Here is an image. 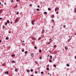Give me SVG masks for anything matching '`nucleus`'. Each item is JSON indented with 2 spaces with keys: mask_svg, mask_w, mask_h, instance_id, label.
Listing matches in <instances>:
<instances>
[{
  "mask_svg": "<svg viewBox=\"0 0 76 76\" xmlns=\"http://www.w3.org/2000/svg\"><path fill=\"white\" fill-rule=\"evenodd\" d=\"M31 38L33 40H36V38H35L34 37H32Z\"/></svg>",
  "mask_w": 76,
  "mask_h": 76,
  "instance_id": "obj_1",
  "label": "nucleus"
},
{
  "mask_svg": "<svg viewBox=\"0 0 76 76\" xmlns=\"http://www.w3.org/2000/svg\"><path fill=\"white\" fill-rule=\"evenodd\" d=\"M31 56L32 57H33L34 56V54L33 53H31Z\"/></svg>",
  "mask_w": 76,
  "mask_h": 76,
  "instance_id": "obj_2",
  "label": "nucleus"
},
{
  "mask_svg": "<svg viewBox=\"0 0 76 76\" xmlns=\"http://www.w3.org/2000/svg\"><path fill=\"white\" fill-rule=\"evenodd\" d=\"M49 41L50 42H51L52 41H53V40H52V39H51V38L49 39Z\"/></svg>",
  "mask_w": 76,
  "mask_h": 76,
  "instance_id": "obj_3",
  "label": "nucleus"
},
{
  "mask_svg": "<svg viewBox=\"0 0 76 76\" xmlns=\"http://www.w3.org/2000/svg\"><path fill=\"white\" fill-rule=\"evenodd\" d=\"M65 48L66 50H68V47L66 46L65 47Z\"/></svg>",
  "mask_w": 76,
  "mask_h": 76,
  "instance_id": "obj_4",
  "label": "nucleus"
},
{
  "mask_svg": "<svg viewBox=\"0 0 76 76\" xmlns=\"http://www.w3.org/2000/svg\"><path fill=\"white\" fill-rule=\"evenodd\" d=\"M44 32H45V30H44V29H43L42 30V34H44Z\"/></svg>",
  "mask_w": 76,
  "mask_h": 76,
  "instance_id": "obj_5",
  "label": "nucleus"
},
{
  "mask_svg": "<svg viewBox=\"0 0 76 76\" xmlns=\"http://www.w3.org/2000/svg\"><path fill=\"white\" fill-rule=\"evenodd\" d=\"M5 74H7V75H8L9 74V72L7 71V72H5Z\"/></svg>",
  "mask_w": 76,
  "mask_h": 76,
  "instance_id": "obj_6",
  "label": "nucleus"
},
{
  "mask_svg": "<svg viewBox=\"0 0 76 76\" xmlns=\"http://www.w3.org/2000/svg\"><path fill=\"white\" fill-rule=\"evenodd\" d=\"M31 23L32 25H34V22H33L32 21H31Z\"/></svg>",
  "mask_w": 76,
  "mask_h": 76,
  "instance_id": "obj_7",
  "label": "nucleus"
},
{
  "mask_svg": "<svg viewBox=\"0 0 76 76\" xmlns=\"http://www.w3.org/2000/svg\"><path fill=\"white\" fill-rule=\"evenodd\" d=\"M55 9H56L57 10H58V9H59V8H58V7H56L55 8Z\"/></svg>",
  "mask_w": 76,
  "mask_h": 76,
  "instance_id": "obj_8",
  "label": "nucleus"
},
{
  "mask_svg": "<svg viewBox=\"0 0 76 76\" xmlns=\"http://www.w3.org/2000/svg\"><path fill=\"white\" fill-rule=\"evenodd\" d=\"M18 19L16 18L15 20V22H18Z\"/></svg>",
  "mask_w": 76,
  "mask_h": 76,
  "instance_id": "obj_9",
  "label": "nucleus"
},
{
  "mask_svg": "<svg viewBox=\"0 0 76 76\" xmlns=\"http://www.w3.org/2000/svg\"><path fill=\"white\" fill-rule=\"evenodd\" d=\"M15 54H13V55H11V56L12 57H15Z\"/></svg>",
  "mask_w": 76,
  "mask_h": 76,
  "instance_id": "obj_10",
  "label": "nucleus"
},
{
  "mask_svg": "<svg viewBox=\"0 0 76 76\" xmlns=\"http://www.w3.org/2000/svg\"><path fill=\"white\" fill-rule=\"evenodd\" d=\"M12 63H15V61H12Z\"/></svg>",
  "mask_w": 76,
  "mask_h": 76,
  "instance_id": "obj_11",
  "label": "nucleus"
},
{
  "mask_svg": "<svg viewBox=\"0 0 76 76\" xmlns=\"http://www.w3.org/2000/svg\"><path fill=\"white\" fill-rule=\"evenodd\" d=\"M2 28L3 29H4V28H5V26H4V25H3L2 26Z\"/></svg>",
  "mask_w": 76,
  "mask_h": 76,
  "instance_id": "obj_12",
  "label": "nucleus"
},
{
  "mask_svg": "<svg viewBox=\"0 0 76 76\" xmlns=\"http://www.w3.org/2000/svg\"><path fill=\"white\" fill-rule=\"evenodd\" d=\"M66 66H67V67H69V66H70V65H69V64H66Z\"/></svg>",
  "mask_w": 76,
  "mask_h": 76,
  "instance_id": "obj_13",
  "label": "nucleus"
},
{
  "mask_svg": "<svg viewBox=\"0 0 76 76\" xmlns=\"http://www.w3.org/2000/svg\"><path fill=\"white\" fill-rule=\"evenodd\" d=\"M50 58H51V59H52V58H53V57H52V56H51V55H50Z\"/></svg>",
  "mask_w": 76,
  "mask_h": 76,
  "instance_id": "obj_14",
  "label": "nucleus"
},
{
  "mask_svg": "<svg viewBox=\"0 0 76 76\" xmlns=\"http://www.w3.org/2000/svg\"><path fill=\"white\" fill-rule=\"evenodd\" d=\"M15 72H18V69H17L16 68L15 69Z\"/></svg>",
  "mask_w": 76,
  "mask_h": 76,
  "instance_id": "obj_15",
  "label": "nucleus"
},
{
  "mask_svg": "<svg viewBox=\"0 0 76 76\" xmlns=\"http://www.w3.org/2000/svg\"><path fill=\"white\" fill-rule=\"evenodd\" d=\"M49 62H50V63H52V61L50 59Z\"/></svg>",
  "mask_w": 76,
  "mask_h": 76,
  "instance_id": "obj_16",
  "label": "nucleus"
},
{
  "mask_svg": "<svg viewBox=\"0 0 76 76\" xmlns=\"http://www.w3.org/2000/svg\"><path fill=\"white\" fill-rule=\"evenodd\" d=\"M9 39V37H6L5 38V39H6V40H7V39Z\"/></svg>",
  "mask_w": 76,
  "mask_h": 76,
  "instance_id": "obj_17",
  "label": "nucleus"
},
{
  "mask_svg": "<svg viewBox=\"0 0 76 76\" xmlns=\"http://www.w3.org/2000/svg\"><path fill=\"white\" fill-rule=\"evenodd\" d=\"M35 73H36V74H37V73H38V72H37V71H36L35 72Z\"/></svg>",
  "mask_w": 76,
  "mask_h": 76,
  "instance_id": "obj_18",
  "label": "nucleus"
},
{
  "mask_svg": "<svg viewBox=\"0 0 76 76\" xmlns=\"http://www.w3.org/2000/svg\"><path fill=\"white\" fill-rule=\"evenodd\" d=\"M44 13L45 15H46V14H47V12H45Z\"/></svg>",
  "mask_w": 76,
  "mask_h": 76,
  "instance_id": "obj_19",
  "label": "nucleus"
},
{
  "mask_svg": "<svg viewBox=\"0 0 76 76\" xmlns=\"http://www.w3.org/2000/svg\"><path fill=\"white\" fill-rule=\"evenodd\" d=\"M7 23H9V20H7Z\"/></svg>",
  "mask_w": 76,
  "mask_h": 76,
  "instance_id": "obj_20",
  "label": "nucleus"
},
{
  "mask_svg": "<svg viewBox=\"0 0 76 76\" xmlns=\"http://www.w3.org/2000/svg\"><path fill=\"white\" fill-rule=\"evenodd\" d=\"M5 66V64H2V66Z\"/></svg>",
  "mask_w": 76,
  "mask_h": 76,
  "instance_id": "obj_21",
  "label": "nucleus"
},
{
  "mask_svg": "<svg viewBox=\"0 0 76 76\" xmlns=\"http://www.w3.org/2000/svg\"><path fill=\"white\" fill-rule=\"evenodd\" d=\"M29 71H30V70H27V72L28 73V72H29Z\"/></svg>",
  "mask_w": 76,
  "mask_h": 76,
  "instance_id": "obj_22",
  "label": "nucleus"
},
{
  "mask_svg": "<svg viewBox=\"0 0 76 76\" xmlns=\"http://www.w3.org/2000/svg\"><path fill=\"white\" fill-rule=\"evenodd\" d=\"M41 74H42H42H43V73H44V72H41Z\"/></svg>",
  "mask_w": 76,
  "mask_h": 76,
  "instance_id": "obj_23",
  "label": "nucleus"
},
{
  "mask_svg": "<svg viewBox=\"0 0 76 76\" xmlns=\"http://www.w3.org/2000/svg\"><path fill=\"white\" fill-rule=\"evenodd\" d=\"M41 39V37H39V38H38L39 40Z\"/></svg>",
  "mask_w": 76,
  "mask_h": 76,
  "instance_id": "obj_24",
  "label": "nucleus"
},
{
  "mask_svg": "<svg viewBox=\"0 0 76 76\" xmlns=\"http://www.w3.org/2000/svg\"><path fill=\"white\" fill-rule=\"evenodd\" d=\"M69 37L70 39H71V38H72V37H71V36H69Z\"/></svg>",
  "mask_w": 76,
  "mask_h": 76,
  "instance_id": "obj_25",
  "label": "nucleus"
},
{
  "mask_svg": "<svg viewBox=\"0 0 76 76\" xmlns=\"http://www.w3.org/2000/svg\"><path fill=\"white\" fill-rule=\"evenodd\" d=\"M48 10H51V9L48 8Z\"/></svg>",
  "mask_w": 76,
  "mask_h": 76,
  "instance_id": "obj_26",
  "label": "nucleus"
},
{
  "mask_svg": "<svg viewBox=\"0 0 76 76\" xmlns=\"http://www.w3.org/2000/svg\"><path fill=\"white\" fill-rule=\"evenodd\" d=\"M53 16L52 17V18H54V15H53Z\"/></svg>",
  "mask_w": 76,
  "mask_h": 76,
  "instance_id": "obj_27",
  "label": "nucleus"
},
{
  "mask_svg": "<svg viewBox=\"0 0 76 76\" xmlns=\"http://www.w3.org/2000/svg\"><path fill=\"white\" fill-rule=\"evenodd\" d=\"M39 53L41 52V50H39Z\"/></svg>",
  "mask_w": 76,
  "mask_h": 76,
  "instance_id": "obj_28",
  "label": "nucleus"
},
{
  "mask_svg": "<svg viewBox=\"0 0 76 76\" xmlns=\"http://www.w3.org/2000/svg\"><path fill=\"white\" fill-rule=\"evenodd\" d=\"M34 48H35V49H37V47L36 46H35L34 47Z\"/></svg>",
  "mask_w": 76,
  "mask_h": 76,
  "instance_id": "obj_29",
  "label": "nucleus"
},
{
  "mask_svg": "<svg viewBox=\"0 0 76 76\" xmlns=\"http://www.w3.org/2000/svg\"><path fill=\"white\" fill-rule=\"evenodd\" d=\"M50 42H48V45L50 44Z\"/></svg>",
  "mask_w": 76,
  "mask_h": 76,
  "instance_id": "obj_30",
  "label": "nucleus"
},
{
  "mask_svg": "<svg viewBox=\"0 0 76 76\" xmlns=\"http://www.w3.org/2000/svg\"><path fill=\"white\" fill-rule=\"evenodd\" d=\"M24 51H25V50L24 49L23 50H22V52H24Z\"/></svg>",
  "mask_w": 76,
  "mask_h": 76,
  "instance_id": "obj_31",
  "label": "nucleus"
},
{
  "mask_svg": "<svg viewBox=\"0 0 76 76\" xmlns=\"http://www.w3.org/2000/svg\"><path fill=\"white\" fill-rule=\"evenodd\" d=\"M27 53V51H26L25 52V53L26 54V53Z\"/></svg>",
  "mask_w": 76,
  "mask_h": 76,
  "instance_id": "obj_32",
  "label": "nucleus"
},
{
  "mask_svg": "<svg viewBox=\"0 0 76 76\" xmlns=\"http://www.w3.org/2000/svg\"><path fill=\"white\" fill-rule=\"evenodd\" d=\"M46 69L47 70H49V69L48 68H47Z\"/></svg>",
  "mask_w": 76,
  "mask_h": 76,
  "instance_id": "obj_33",
  "label": "nucleus"
},
{
  "mask_svg": "<svg viewBox=\"0 0 76 76\" xmlns=\"http://www.w3.org/2000/svg\"><path fill=\"white\" fill-rule=\"evenodd\" d=\"M30 71H31V72H33V70L32 69H31Z\"/></svg>",
  "mask_w": 76,
  "mask_h": 76,
  "instance_id": "obj_34",
  "label": "nucleus"
},
{
  "mask_svg": "<svg viewBox=\"0 0 76 76\" xmlns=\"http://www.w3.org/2000/svg\"><path fill=\"white\" fill-rule=\"evenodd\" d=\"M35 63H36V64H38V62H37V61H35Z\"/></svg>",
  "mask_w": 76,
  "mask_h": 76,
  "instance_id": "obj_35",
  "label": "nucleus"
},
{
  "mask_svg": "<svg viewBox=\"0 0 76 76\" xmlns=\"http://www.w3.org/2000/svg\"><path fill=\"white\" fill-rule=\"evenodd\" d=\"M56 47V45H54V48H55V47Z\"/></svg>",
  "mask_w": 76,
  "mask_h": 76,
  "instance_id": "obj_36",
  "label": "nucleus"
},
{
  "mask_svg": "<svg viewBox=\"0 0 76 76\" xmlns=\"http://www.w3.org/2000/svg\"><path fill=\"white\" fill-rule=\"evenodd\" d=\"M39 9L38 8L37 9V11H39Z\"/></svg>",
  "mask_w": 76,
  "mask_h": 76,
  "instance_id": "obj_37",
  "label": "nucleus"
},
{
  "mask_svg": "<svg viewBox=\"0 0 76 76\" xmlns=\"http://www.w3.org/2000/svg\"><path fill=\"white\" fill-rule=\"evenodd\" d=\"M54 67H56V65H54Z\"/></svg>",
  "mask_w": 76,
  "mask_h": 76,
  "instance_id": "obj_38",
  "label": "nucleus"
},
{
  "mask_svg": "<svg viewBox=\"0 0 76 76\" xmlns=\"http://www.w3.org/2000/svg\"><path fill=\"white\" fill-rule=\"evenodd\" d=\"M63 27H64V28H65L66 27V25H64L63 26Z\"/></svg>",
  "mask_w": 76,
  "mask_h": 76,
  "instance_id": "obj_39",
  "label": "nucleus"
},
{
  "mask_svg": "<svg viewBox=\"0 0 76 76\" xmlns=\"http://www.w3.org/2000/svg\"><path fill=\"white\" fill-rule=\"evenodd\" d=\"M16 1L18 2V1H19V0H17Z\"/></svg>",
  "mask_w": 76,
  "mask_h": 76,
  "instance_id": "obj_40",
  "label": "nucleus"
},
{
  "mask_svg": "<svg viewBox=\"0 0 76 76\" xmlns=\"http://www.w3.org/2000/svg\"><path fill=\"white\" fill-rule=\"evenodd\" d=\"M13 0H12L11 1V3H12V2H13Z\"/></svg>",
  "mask_w": 76,
  "mask_h": 76,
  "instance_id": "obj_41",
  "label": "nucleus"
},
{
  "mask_svg": "<svg viewBox=\"0 0 76 76\" xmlns=\"http://www.w3.org/2000/svg\"><path fill=\"white\" fill-rule=\"evenodd\" d=\"M57 10H56V9H55V12H56L57 11Z\"/></svg>",
  "mask_w": 76,
  "mask_h": 76,
  "instance_id": "obj_42",
  "label": "nucleus"
},
{
  "mask_svg": "<svg viewBox=\"0 0 76 76\" xmlns=\"http://www.w3.org/2000/svg\"><path fill=\"white\" fill-rule=\"evenodd\" d=\"M5 24L6 25H7V23H5Z\"/></svg>",
  "mask_w": 76,
  "mask_h": 76,
  "instance_id": "obj_43",
  "label": "nucleus"
},
{
  "mask_svg": "<svg viewBox=\"0 0 76 76\" xmlns=\"http://www.w3.org/2000/svg\"><path fill=\"white\" fill-rule=\"evenodd\" d=\"M17 15H18V14H19V12H17Z\"/></svg>",
  "mask_w": 76,
  "mask_h": 76,
  "instance_id": "obj_44",
  "label": "nucleus"
},
{
  "mask_svg": "<svg viewBox=\"0 0 76 76\" xmlns=\"http://www.w3.org/2000/svg\"><path fill=\"white\" fill-rule=\"evenodd\" d=\"M39 59H42V58L41 57H40L39 58Z\"/></svg>",
  "mask_w": 76,
  "mask_h": 76,
  "instance_id": "obj_45",
  "label": "nucleus"
},
{
  "mask_svg": "<svg viewBox=\"0 0 76 76\" xmlns=\"http://www.w3.org/2000/svg\"><path fill=\"white\" fill-rule=\"evenodd\" d=\"M37 7H39V6L38 5Z\"/></svg>",
  "mask_w": 76,
  "mask_h": 76,
  "instance_id": "obj_46",
  "label": "nucleus"
},
{
  "mask_svg": "<svg viewBox=\"0 0 76 76\" xmlns=\"http://www.w3.org/2000/svg\"><path fill=\"white\" fill-rule=\"evenodd\" d=\"M0 42H1V40H0Z\"/></svg>",
  "mask_w": 76,
  "mask_h": 76,
  "instance_id": "obj_47",
  "label": "nucleus"
},
{
  "mask_svg": "<svg viewBox=\"0 0 76 76\" xmlns=\"http://www.w3.org/2000/svg\"><path fill=\"white\" fill-rule=\"evenodd\" d=\"M4 4H6V3L5 2L4 3Z\"/></svg>",
  "mask_w": 76,
  "mask_h": 76,
  "instance_id": "obj_48",
  "label": "nucleus"
},
{
  "mask_svg": "<svg viewBox=\"0 0 76 76\" xmlns=\"http://www.w3.org/2000/svg\"><path fill=\"white\" fill-rule=\"evenodd\" d=\"M30 6H32V4H30Z\"/></svg>",
  "mask_w": 76,
  "mask_h": 76,
  "instance_id": "obj_49",
  "label": "nucleus"
},
{
  "mask_svg": "<svg viewBox=\"0 0 76 76\" xmlns=\"http://www.w3.org/2000/svg\"><path fill=\"white\" fill-rule=\"evenodd\" d=\"M31 76H34V75H31Z\"/></svg>",
  "mask_w": 76,
  "mask_h": 76,
  "instance_id": "obj_50",
  "label": "nucleus"
},
{
  "mask_svg": "<svg viewBox=\"0 0 76 76\" xmlns=\"http://www.w3.org/2000/svg\"><path fill=\"white\" fill-rule=\"evenodd\" d=\"M1 19H2V18H0V20Z\"/></svg>",
  "mask_w": 76,
  "mask_h": 76,
  "instance_id": "obj_51",
  "label": "nucleus"
},
{
  "mask_svg": "<svg viewBox=\"0 0 76 76\" xmlns=\"http://www.w3.org/2000/svg\"><path fill=\"white\" fill-rule=\"evenodd\" d=\"M47 66H48H48H49V64Z\"/></svg>",
  "mask_w": 76,
  "mask_h": 76,
  "instance_id": "obj_52",
  "label": "nucleus"
},
{
  "mask_svg": "<svg viewBox=\"0 0 76 76\" xmlns=\"http://www.w3.org/2000/svg\"><path fill=\"white\" fill-rule=\"evenodd\" d=\"M1 6H3V4H2Z\"/></svg>",
  "mask_w": 76,
  "mask_h": 76,
  "instance_id": "obj_53",
  "label": "nucleus"
},
{
  "mask_svg": "<svg viewBox=\"0 0 76 76\" xmlns=\"http://www.w3.org/2000/svg\"><path fill=\"white\" fill-rule=\"evenodd\" d=\"M74 35H76V33H75V34H74Z\"/></svg>",
  "mask_w": 76,
  "mask_h": 76,
  "instance_id": "obj_54",
  "label": "nucleus"
},
{
  "mask_svg": "<svg viewBox=\"0 0 76 76\" xmlns=\"http://www.w3.org/2000/svg\"><path fill=\"white\" fill-rule=\"evenodd\" d=\"M70 39H68V41H70Z\"/></svg>",
  "mask_w": 76,
  "mask_h": 76,
  "instance_id": "obj_55",
  "label": "nucleus"
},
{
  "mask_svg": "<svg viewBox=\"0 0 76 76\" xmlns=\"http://www.w3.org/2000/svg\"><path fill=\"white\" fill-rule=\"evenodd\" d=\"M49 53H51V51H50Z\"/></svg>",
  "mask_w": 76,
  "mask_h": 76,
  "instance_id": "obj_56",
  "label": "nucleus"
},
{
  "mask_svg": "<svg viewBox=\"0 0 76 76\" xmlns=\"http://www.w3.org/2000/svg\"><path fill=\"white\" fill-rule=\"evenodd\" d=\"M58 13V12H56V14H57V13Z\"/></svg>",
  "mask_w": 76,
  "mask_h": 76,
  "instance_id": "obj_57",
  "label": "nucleus"
},
{
  "mask_svg": "<svg viewBox=\"0 0 76 76\" xmlns=\"http://www.w3.org/2000/svg\"><path fill=\"white\" fill-rule=\"evenodd\" d=\"M11 23L12 24V22H11Z\"/></svg>",
  "mask_w": 76,
  "mask_h": 76,
  "instance_id": "obj_58",
  "label": "nucleus"
},
{
  "mask_svg": "<svg viewBox=\"0 0 76 76\" xmlns=\"http://www.w3.org/2000/svg\"><path fill=\"white\" fill-rule=\"evenodd\" d=\"M22 45H23V43H22Z\"/></svg>",
  "mask_w": 76,
  "mask_h": 76,
  "instance_id": "obj_59",
  "label": "nucleus"
},
{
  "mask_svg": "<svg viewBox=\"0 0 76 76\" xmlns=\"http://www.w3.org/2000/svg\"><path fill=\"white\" fill-rule=\"evenodd\" d=\"M23 42H25V41H23Z\"/></svg>",
  "mask_w": 76,
  "mask_h": 76,
  "instance_id": "obj_60",
  "label": "nucleus"
},
{
  "mask_svg": "<svg viewBox=\"0 0 76 76\" xmlns=\"http://www.w3.org/2000/svg\"><path fill=\"white\" fill-rule=\"evenodd\" d=\"M52 21H53V22H54V20H52Z\"/></svg>",
  "mask_w": 76,
  "mask_h": 76,
  "instance_id": "obj_61",
  "label": "nucleus"
},
{
  "mask_svg": "<svg viewBox=\"0 0 76 76\" xmlns=\"http://www.w3.org/2000/svg\"><path fill=\"white\" fill-rule=\"evenodd\" d=\"M9 33H11L10 31L9 32Z\"/></svg>",
  "mask_w": 76,
  "mask_h": 76,
  "instance_id": "obj_62",
  "label": "nucleus"
},
{
  "mask_svg": "<svg viewBox=\"0 0 76 76\" xmlns=\"http://www.w3.org/2000/svg\"><path fill=\"white\" fill-rule=\"evenodd\" d=\"M75 59H76V56H75Z\"/></svg>",
  "mask_w": 76,
  "mask_h": 76,
  "instance_id": "obj_63",
  "label": "nucleus"
},
{
  "mask_svg": "<svg viewBox=\"0 0 76 76\" xmlns=\"http://www.w3.org/2000/svg\"><path fill=\"white\" fill-rule=\"evenodd\" d=\"M50 76H51V74H50Z\"/></svg>",
  "mask_w": 76,
  "mask_h": 76,
  "instance_id": "obj_64",
  "label": "nucleus"
}]
</instances>
